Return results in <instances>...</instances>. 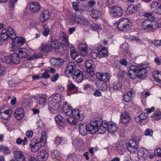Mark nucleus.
Masks as SVG:
<instances>
[{"mask_svg": "<svg viewBox=\"0 0 161 161\" xmlns=\"http://www.w3.org/2000/svg\"><path fill=\"white\" fill-rule=\"evenodd\" d=\"M10 51H13L14 53L12 55V63L19 64L20 61V58H24L30 54V52L26 48L19 47H9Z\"/></svg>", "mask_w": 161, "mask_h": 161, "instance_id": "nucleus-1", "label": "nucleus"}, {"mask_svg": "<svg viewBox=\"0 0 161 161\" xmlns=\"http://www.w3.org/2000/svg\"><path fill=\"white\" fill-rule=\"evenodd\" d=\"M147 72L146 68L143 65H132L129 69L128 75L132 79H134L136 77L144 79L146 77Z\"/></svg>", "mask_w": 161, "mask_h": 161, "instance_id": "nucleus-2", "label": "nucleus"}, {"mask_svg": "<svg viewBox=\"0 0 161 161\" xmlns=\"http://www.w3.org/2000/svg\"><path fill=\"white\" fill-rule=\"evenodd\" d=\"M142 27L145 31L148 32L153 31L158 28L157 23L149 19H145L142 23Z\"/></svg>", "mask_w": 161, "mask_h": 161, "instance_id": "nucleus-3", "label": "nucleus"}, {"mask_svg": "<svg viewBox=\"0 0 161 161\" xmlns=\"http://www.w3.org/2000/svg\"><path fill=\"white\" fill-rule=\"evenodd\" d=\"M117 25L119 30L125 31L131 27V24L129 19L123 18L120 19L118 22Z\"/></svg>", "mask_w": 161, "mask_h": 161, "instance_id": "nucleus-4", "label": "nucleus"}, {"mask_svg": "<svg viewBox=\"0 0 161 161\" xmlns=\"http://www.w3.org/2000/svg\"><path fill=\"white\" fill-rule=\"evenodd\" d=\"M101 124L102 119L100 118L91 121L90 124L87 126L89 132L91 134L95 133L97 130V126Z\"/></svg>", "mask_w": 161, "mask_h": 161, "instance_id": "nucleus-5", "label": "nucleus"}, {"mask_svg": "<svg viewBox=\"0 0 161 161\" xmlns=\"http://www.w3.org/2000/svg\"><path fill=\"white\" fill-rule=\"evenodd\" d=\"M126 149L130 153H134L138 151L137 142L133 139L130 140L126 144Z\"/></svg>", "mask_w": 161, "mask_h": 161, "instance_id": "nucleus-6", "label": "nucleus"}, {"mask_svg": "<svg viewBox=\"0 0 161 161\" xmlns=\"http://www.w3.org/2000/svg\"><path fill=\"white\" fill-rule=\"evenodd\" d=\"M35 102L42 107H44L46 104L47 97L46 94H40L34 98Z\"/></svg>", "mask_w": 161, "mask_h": 161, "instance_id": "nucleus-7", "label": "nucleus"}, {"mask_svg": "<svg viewBox=\"0 0 161 161\" xmlns=\"http://www.w3.org/2000/svg\"><path fill=\"white\" fill-rule=\"evenodd\" d=\"M109 12L112 17H118L122 15L123 11L122 9L120 7L117 6H113L111 7Z\"/></svg>", "mask_w": 161, "mask_h": 161, "instance_id": "nucleus-8", "label": "nucleus"}, {"mask_svg": "<svg viewBox=\"0 0 161 161\" xmlns=\"http://www.w3.org/2000/svg\"><path fill=\"white\" fill-rule=\"evenodd\" d=\"M85 66L86 71L91 76L94 75L95 65L93 61L90 59L87 60L85 63Z\"/></svg>", "mask_w": 161, "mask_h": 161, "instance_id": "nucleus-9", "label": "nucleus"}, {"mask_svg": "<svg viewBox=\"0 0 161 161\" xmlns=\"http://www.w3.org/2000/svg\"><path fill=\"white\" fill-rule=\"evenodd\" d=\"M30 145L31 151L33 152H36L40 148L42 143L36 139H33L31 140Z\"/></svg>", "mask_w": 161, "mask_h": 161, "instance_id": "nucleus-10", "label": "nucleus"}, {"mask_svg": "<svg viewBox=\"0 0 161 161\" xmlns=\"http://www.w3.org/2000/svg\"><path fill=\"white\" fill-rule=\"evenodd\" d=\"M83 72L78 69L75 70L72 75L73 79L75 81L78 83L81 82L83 80Z\"/></svg>", "mask_w": 161, "mask_h": 161, "instance_id": "nucleus-11", "label": "nucleus"}, {"mask_svg": "<svg viewBox=\"0 0 161 161\" xmlns=\"http://www.w3.org/2000/svg\"><path fill=\"white\" fill-rule=\"evenodd\" d=\"M48 105L49 110L53 113H56L59 111L60 106L59 103L49 102Z\"/></svg>", "mask_w": 161, "mask_h": 161, "instance_id": "nucleus-12", "label": "nucleus"}, {"mask_svg": "<svg viewBox=\"0 0 161 161\" xmlns=\"http://www.w3.org/2000/svg\"><path fill=\"white\" fill-rule=\"evenodd\" d=\"M13 41L12 43V47H20L23 44L25 41V39L21 37H16V38H14Z\"/></svg>", "mask_w": 161, "mask_h": 161, "instance_id": "nucleus-13", "label": "nucleus"}, {"mask_svg": "<svg viewBox=\"0 0 161 161\" xmlns=\"http://www.w3.org/2000/svg\"><path fill=\"white\" fill-rule=\"evenodd\" d=\"M152 10L155 13L161 15V4L160 3L153 2L151 4Z\"/></svg>", "mask_w": 161, "mask_h": 161, "instance_id": "nucleus-14", "label": "nucleus"}, {"mask_svg": "<svg viewBox=\"0 0 161 161\" xmlns=\"http://www.w3.org/2000/svg\"><path fill=\"white\" fill-rule=\"evenodd\" d=\"M97 78L98 79V80H102L103 82H106L108 81L110 78V75L108 73H101L97 72L96 73Z\"/></svg>", "mask_w": 161, "mask_h": 161, "instance_id": "nucleus-15", "label": "nucleus"}, {"mask_svg": "<svg viewBox=\"0 0 161 161\" xmlns=\"http://www.w3.org/2000/svg\"><path fill=\"white\" fill-rule=\"evenodd\" d=\"M27 7L32 13L38 12L40 9V4L37 2H32L28 4Z\"/></svg>", "mask_w": 161, "mask_h": 161, "instance_id": "nucleus-16", "label": "nucleus"}, {"mask_svg": "<svg viewBox=\"0 0 161 161\" xmlns=\"http://www.w3.org/2000/svg\"><path fill=\"white\" fill-rule=\"evenodd\" d=\"M84 20V18L81 15H79L77 12H76L74 16L71 18V23L73 24L75 23L80 24L82 23L81 21Z\"/></svg>", "mask_w": 161, "mask_h": 161, "instance_id": "nucleus-17", "label": "nucleus"}, {"mask_svg": "<svg viewBox=\"0 0 161 161\" xmlns=\"http://www.w3.org/2000/svg\"><path fill=\"white\" fill-rule=\"evenodd\" d=\"M135 92L134 89H130V91L124 94L123 100L126 102H129L134 97Z\"/></svg>", "mask_w": 161, "mask_h": 161, "instance_id": "nucleus-18", "label": "nucleus"}, {"mask_svg": "<svg viewBox=\"0 0 161 161\" xmlns=\"http://www.w3.org/2000/svg\"><path fill=\"white\" fill-rule=\"evenodd\" d=\"M108 126V122H102V124L99 125L97 126V131L100 134L104 133L107 129Z\"/></svg>", "mask_w": 161, "mask_h": 161, "instance_id": "nucleus-19", "label": "nucleus"}, {"mask_svg": "<svg viewBox=\"0 0 161 161\" xmlns=\"http://www.w3.org/2000/svg\"><path fill=\"white\" fill-rule=\"evenodd\" d=\"M49 154L45 150H42L37 153V158L41 161H45L47 159Z\"/></svg>", "mask_w": 161, "mask_h": 161, "instance_id": "nucleus-20", "label": "nucleus"}, {"mask_svg": "<svg viewBox=\"0 0 161 161\" xmlns=\"http://www.w3.org/2000/svg\"><path fill=\"white\" fill-rule=\"evenodd\" d=\"M76 68L75 64L73 62H69L66 67L65 73L67 76H69Z\"/></svg>", "mask_w": 161, "mask_h": 161, "instance_id": "nucleus-21", "label": "nucleus"}, {"mask_svg": "<svg viewBox=\"0 0 161 161\" xmlns=\"http://www.w3.org/2000/svg\"><path fill=\"white\" fill-rule=\"evenodd\" d=\"M148 152L146 149L142 148H140L138 152V157L140 159L145 160L147 158V154Z\"/></svg>", "mask_w": 161, "mask_h": 161, "instance_id": "nucleus-22", "label": "nucleus"}, {"mask_svg": "<svg viewBox=\"0 0 161 161\" xmlns=\"http://www.w3.org/2000/svg\"><path fill=\"white\" fill-rule=\"evenodd\" d=\"M50 45L51 49H58L61 46V43L58 41V39L55 38H52L50 41Z\"/></svg>", "mask_w": 161, "mask_h": 161, "instance_id": "nucleus-23", "label": "nucleus"}, {"mask_svg": "<svg viewBox=\"0 0 161 161\" xmlns=\"http://www.w3.org/2000/svg\"><path fill=\"white\" fill-rule=\"evenodd\" d=\"M14 153V157L17 161H25V157L23 152L17 151Z\"/></svg>", "mask_w": 161, "mask_h": 161, "instance_id": "nucleus-24", "label": "nucleus"}, {"mask_svg": "<svg viewBox=\"0 0 161 161\" xmlns=\"http://www.w3.org/2000/svg\"><path fill=\"white\" fill-rule=\"evenodd\" d=\"M79 129L80 134L83 136L87 135L88 129L86 124L80 123L79 126Z\"/></svg>", "mask_w": 161, "mask_h": 161, "instance_id": "nucleus-25", "label": "nucleus"}, {"mask_svg": "<svg viewBox=\"0 0 161 161\" xmlns=\"http://www.w3.org/2000/svg\"><path fill=\"white\" fill-rule=\"evenodd\" d=\"M96 3L95 0H91L88 3V5L83 6L81 10L82 11H86L87 12H90V10L93 9L92 8Z\"/></svg>", "mask_w": 161, "mask_h": 161, "instance_id": "nucleus-26", "label": "nucleus"}, {"mask_svg": "<svg viewBox=\"0 0 161 161\" xmlns=\"http://www.w3.org/2000/svg\"><path fill=\"white\" fill-rule=\"evenodd\" d=\"M50 13L49 11L46 10L40 14L39 19L41 22H44L47 20L50 17Z\"/></svg>", "mask_w": 161, "mask_h": 161, "instance_id": "nucleus-27", "label": "nucleus"}, {"mask_svg": "<svg viewBox=\"0 0 161 161\" xmlns=\"http://www.w3.org/2000/svg\"><path fill=\"white\" fill-rule=\"evenodd\" d=\"M14 116L18 120L21 119L24 116V112L22 108L17 109L14 112Z\"/></svg>", "mask_w": 161, "mask_h": 161, "instance_id": "nucleus-28", "label": "nucleus"}, {"mask_svg": "<svg viewBox=\"0 0 161 161\" xmlns=\"http://www.w3.org/2000/svg\"><path fill=\"white\" fill-rule=\"evenodd\" d=\"M12 110L8 109L5 111L0 113V117L3 119H7L12 114Z\"/></svg>", "mask_w": 161, "mask_h": 161, "instance_id": "nucleus-29", "label": "nucleus"}, {"mask_svg": "<svg viewBox=\"0 0 161 161\" xmlns=\"http://www.w3.org/2000/svg\"><path fill=\"white\" fill-rule=\"evenodd\" d=\"M72 108L71 107L69 106L66 103L63 105V110L64 113L66 115L70 116L72 114Z\"/></svg>", "mask_w": 161, "mask_h": 161, "instance_id": "nucleus-30", "label": "nucleus"}, {"mask_svg": "<svg viewBox=\"0 0 161 161\" xmlns=\"http://www.w3.org/2000/svg\"><path fill=\"white\" fill-rule=\"evenodd\" d=\"M137 7L132 4L129 5L126 9L125 13L127 15H130L136 11Z\"/></svg>", "mask_w": 161, "mask_h": 161, "instance_id": "nucleus-31", "label": "nucleus"}, {"mask_svg": "<svg viewBox=\"0 0 161 161\" xmlns=\"http://www.w3.org/2000/svg\"><path fill=\"white\" fill-rule=\"evenodd\" d=\"M49 102L59 103L61 100V96L60 94H57L51 96L49 99H51Z\"/></svg>", "mask_w": 161, "mask_h": 161, "instance_id": "nucleus-32", "label": "nucleus"}, {"mask_svg": "<svg viewBox=\"0 0 161 161\" xmlns=\"http://www.w3.org/2000/svg\"><path fill=\"white\" fill-rule=\"evenodd\" d=\"M55 120L59 125L64 127L66 120L60 115H58L55 117Z\"/></svg>", "mask_w": 161, "mask_h": 161, "instance_id": "nucleus-33", "label": "nucleus"}, {"mask_svg": "<svg viewBox=\"0 0 161 161\" xmlns=\"http://www.w3.org/2000/svg\"><path fill=\"white\" fill-rule=\"evenodd\" d=\"M96 86L98 87L99 88L103 91L106 90L107 87L106 82L102 80L97 81Z\"/></svg>", "mask_w": 161, "mask_h": 161, "instance_id": "nucleus-34", "label": "nucleus"}, {"mask_svg": "<svg viewBox=\"0 0 161 161\" xmlns=\"http://www.w3.org/2000/svg\"><path fill=\"white\" fill-rule=\"evenodd\" d=\"M122 122L123 123H127L130 122V117L126 113L123 112L120 116Z\"/></svg>", "mask_w": 161, "mask_h": 161, "instance_id": "nucleus-35", "label": "nucleus"}, {"mask_svg": "<svg viewBox=\"0 0 161 161\" xmlns=\"http://www.w3.org/2000/svg\"><path fill=\"white\" fill-rule=\"evenodd\" d=\"M6 32L9 38L13 40L14 38H16V35L15 31L11 27H8L6 30Z\"/></svg>", "mask_w": 161, "mask_h": 161, "instance_id": "nucleus-36", "label": "nucleus"}, {"mask_svg": "<svg viewBox=\"0 0 161 161\" xmlns=\"http://www.w3.org/2000/svg\"><path fill=\"white\" fill-rule=\"evenodd\" d=\"M67 89L69 91L74 90L73 93H74L77 92L78 87L71 81H69L67 84Z\"/></svg>", "mask_w": 161, "mask_h": 161, "instance_id": "nucleus-37", "label": "nucleus"}, {"mask_svg": "<svg viewBox=\"0 0 161 161\" xmlns=\"http://www.w3.org/2000/svg\"><path fill=\"white\" fill-rule=\"evenodd\" d=\"M152 75L155 81L161 83V72L156 71L153 73Z\"/></svg>", "mask_w": 161, "mask_h": 161, "instance_id": "nucleus-38", "label": "nucleus"}, {"mask_svg": "<svg viewBox=\"0 0 161 161\" xmlns=\"http://www.w3.org/2000/svg\"><path fill=\"white\" fill-rule=\"evenodd\" d=\"M40 49L42 53L47 54L49 50L51 49L50 43L47 45H42L40 47Z\"/></svg>", "mask_w": 161, "mask_h": 161, "instance_id": "nucleus-39", "label": "nucleus"}, {"mask_svg": "<svg viewBox=\"0 0 161 161\" xmlns=\"http://www.w3.org/2000/svg\"><path fill=\"white\" fill-rule=\"evenodd\" d=\"M61 153L58 151L55 150L53 152L52 151L51 157L54 160H59Z\"/></svg>", "mask_w": 161, "mask_h": 161, "instance_id": "nucleus-40", "label": "nucleus"}, {"mask_svg": "<svg viewBox=\"0 0 161 161\" xmlns=\"http://www.w3.org/2000/svg\"><path fill=\"white\" fill-rule=\"evenodd\" d=\"M90 11H91V15L93 18H97L100 16L101 13L99 10L93 9Z\"/></svg>", "mask_w": 161, "mask_h": 161, "instance_id": "nucleus-41", "label": "nucleus"}, {"mask_svg": "<svg viewBox=\"0 0 161 161\" xmlns=\"http://www.w3.org/2000/svg\"><path fill=\"white\" fill-rule=\"evenodd\" d=\"M151 117L153 119L158 120L161 119V112L159 109H157Z\"/></svg>", "mask_w": 161, "mask_h": 161, "instance_id": "nucleus-42", "label": "nucleus"}, {"mask_svg": "<svg viewBox=\"0 0 161 161\" xmlns=\"http://www.w3.org/2000/svg\"><path fill=\"white\" fill-rule=\"evenodd\" d=\"M1 38L3 41H6L9 38V36L7 34L6 30L5 29H3L1 32Z\"/></svg>", "mask_w": 161, "mask_h": 161, "instance_id": "nucleus-43", "label": "nucleus"}, {"mask_svg": "<svg viewBox=\"0 0 161 161\" xmlns=\"http://www.w3.org/2000/svg\"><path fill=\"white\" fill-rule=\"evenodd\" d=\"M107 130L109 132L113 133L116 131L117 127L115 125L111 124L109 125H108Z\"/></svg>", "mask_w": 161, "mask_h": 161, "instance_id": "nucleus-44", "label": "nucleus"}, {"mask_svg": "<svg viewBox=\"0 0 161 161\" xmlns=\"http://www.w3.org/2000/svg\"><path fill=\"white\" fill-rule=\"evenodd\" d=\"M78 49L81 52H86L87 50V46L85 43H81L79 44Z\"/></svg>", "mask_w": 161, "mask_h": 161, "instance_id": "nucleus-45", "label": "nucleus"}, {"mask_svg": "<svg viewBox=\"0 0 161 161\" xmlns=\"http://www.w3.org/2000/svg\"><path fill=\"white\" fill-rule=\"evenodd\" d=\"M53 60L54 62V64H53L57 66L62 65L63 62H64L63 59L61 58H56Z\"/></svg>", "mask_w": 161, "mask_h": 161, "instance_id": "nucleus-46", "label": "nucleus"}, {"mask_svg": "<svg viewBox=\"0 0 161 161\" xmlns=\"http://www.w3.org/2000/svg\"><path fill=\"white\" fill-rule=\"evenodd\" d=\"M60 39L63 41L64 44L65 46H69V43L68 42V39L65 35H62L61 36L60 35Z\"/></svg>", "mask_w": 161, "mask_h": 161, "instance_id": "nucleus-47", "label": "nucleus"}, {"mask_svg": "<svg viewBox=\"0 0 161 161\" xmlns=\"http://www.w3.org/2000/svg\"><path fill=\"white\" fill-rule=\"evenodd\" d=\"M99 55L100 57H106L108 56V51L105 48H103L98 52Z\"/></svg>", "mask_w": 161, "mask_h": 161, "instance_id": "nucleus-48", "label": "nucleus"}, {"mask_svg": "<svg viewBox=\"0 0 161 161\" xmlns=\"http://www.w3.org/2000/svg\"><path fill=\"white\" fill-rule=\"evenodd\" d=\"M153 12H145L143 14L144 17L149 18H151L152 20H153L155 19V17L153 16Z\"/></svg>", "mask_w": 161, "mask_h": 161, "instance_id": "nucleus-49", "label": "nucleus"}, {"mask_svg": "<svg viewBox=\"0 0 161 161\" xmlns=\"http://www.w3.org/2000/svg\"><path fill=\"white\" fill-rule=\"evenodd\" d=\"M113 89L116 90H119L121 89L122 83L120 82L118 83H114L113 85Z\"/></svg>", "mask_w": 161, "mask_h": 161, "instance_id": "nucleus-50", "label": "nucleus"}, {"mask_svg": "<svg viewBox=\"0 0 161 161\" xmlns=\"http://www.w3.org/2000/svg\"><path fill=\"white\" fill-rule=\"evenodd\" d=\"M43 27L44 28V29L42 31L43 35L46 36H47L49 34L50 32L49 29L47 27L46 25H43Z\"/></svg>", "mask_w": 161, "mask_h": 161, "instance_id": "nucleus-51", "label": "nucleus"}, {"mask_svg": "<svg viewBox=\"0 0 161 161\" xmlns=\"http://www.w3.org/2000/svg\"><path fill=\"white\" fill-rule=\"evenodd\" d=\"M68 123L71 125H75L76 124V121L72 117H69L67 119Z\"/></svg>", "mask_w": 161, "mask_h": 161, "instance_id": "nucleus-52", "label": "nucleus"}, {"mask_svg": "<svg viewBox=\"0 0 161 161\" xmlns=\"http://www.w3.org/2000/svg\"><path fill=\"white\" fill-rule=\"evenodd\" d=\"M92 30H101L102 29L100 25L96 23L92 24Z\"/></svg>", "mask_w": 161, "mask_h": 161, "instance_id": "nucleus-53", "label": "nucleus"}, {"mask_svg": "<svg viewBox=\"0 0 161 161\" xmlns=\"http://www.w3.org/2000/svg\"><path fill=\"white\" fill-rule=\"evenodd\" d=\"M4 58L5 61L4 62H5L8 64L12 63V55L9 56L4 57Z\"/></svg>", "mask_w": 161, "mask_h": 161, "instance_id": "nucleus-54", "label": "nucleus"}, {"mask_svg": "<svg viewBox=\"0 0 161 161\" xmlns=\"http://www.w3.org/2000/svg\"><path fill=\"white\" fill-rule=\"evenodd\" d=\"M46 132L43 131L42 132V135L41 137L40 141L39 142H41V143L42 142H44L45 141L46 139Z\"/></svg>", "mask_w": 161, "mask_h": 161, "instance_id": "nucleus-55", "label": "nucleus"}, {"mask_svg": "<svg viewBox=\"0 0 161 161\" xmlns=\"http://www.w3.org/2000/svg\"><path fill=\"white\" fill-rule=\"evenodd\" d=\"M80 111L78 109H75L74 110H72V115L74 118L76 119L78 116V115L79 114Z\"/></svg>", "mask_w": 161, "mask_h": 161, "instance_id": "nucleus-56", "label": "nucleus"}, {"mask_svg": "<svg viewBox=\"0 0 161 161\" xmlns=\"http://www.w3.org/2000/svg\"><path fill=\"white\" fill-rule=\"evenodd\" d=\"M50 73V72L49 70H45L44 73L42 74V78L46 79L49 78L50 76L49 75V73Z\"/></svg>", "mask_w": 161, "mask_h": 161, "instance_id": "nucleus-57", "label": "nucleus"}, {"mask_svg": "<svg viewBox=\"0 0 161 161\" xmlns=\"http://www.w3.org/2000/svg\"><path fill=\"white\" fill-rule=\"evenodd\" d=\"M18 0H9V8L13 9L15 6V4Z\"/></svg>", "mask_w": 161, "mask_h": 161, "instance_id": "nucleus-58", "label": "nucleus"}, {"mask_svg": "<svg viewBox=\"0 0 161 161\" xmlns=\"http://www.w3.org/2000/svg\"><path fill=\"white\" fill-rule=\"evenodd\" d=\"M72 6H73V7L75 11H76V12H78V11L79 10H80L81 11V12H82V11L81 10V9H82V8H79L78 6L77 5V3L76 2H73V3H72Z\"/></svg>", "mask_w": 161, "mask_h": 161, "instance_id": "nucleus-59", "label": "nucleus"}, {"mask_svg": "<svg viewBox=\"0 0 161 161\" xmlns=\"http://www.w3.org/2000/svg\"><path fill=\"white\" fill-rule=\"evenodd\" d=\"M63 142V138L62 137H56L55 139L54 142L57 145L62 144Z\"/></svg>", "mask_w": 161, "mask_h": 161, "instance_id": "nucleus-60", "label": "nucleus"}, {"mask_svg": "<svg viewBox=\"0 0 161 161\" xmlns=\"http://www.w3.org/2000/svg\"><path fill=\"white\" fill-rule=\"evenodd\" d=\"M120 64L126 66L128 64V62L125 58H122L119 60Z\"/></svg>", "mask_w": 161, "mask_h": 161, "instance_id": "nucleus-61", "label": "nucleus"}, {"mask_svg": "<svg viewBox=\"0 0 161 161\" xmlns=\"http://www.w3.org/2000/svg\"><path fill=\"white\" fill-rule=\"evenodd\" d=\"M153 131L150 129H148L144 131V134L145 136H151L153 135Z\"/></svg>", "mask_w": 161, "mask_h": 161, "instance_id": "nucleus-62", "label": "nucleus"}, {"mask_svg": "<svg viewBox=\"0 0 161 161\" xmlns=\"http://www.w3.org/2000/svg\"><path fill=\"white\" fill-rule=\"evenodd\" d=\"M129 39L131 41H133L136 42L139 41L140 40L138 39V37H136L134 36H131L129 37Z\"/></svg>", "mask_w": 161, "mask_h": 161, "instance_id": "nucleus-63", "label": "nucleus"}, {"mask_svg": "<svg viewBox=\"0 0 161 161\" xmlns=\"http://www.w3.org/2000/svg\"><path fill=\"white\" fill-rule=\"evenodd\" d=\"M84 118V116L83 114L82 113H80V112L78 115V116L76 117V119L79 120H83Z\"/></svg>", "mask_w": 161, "mask_h": 161, "instance_id": "nucleus-64", "label": "nucleus"}]
</instances>
